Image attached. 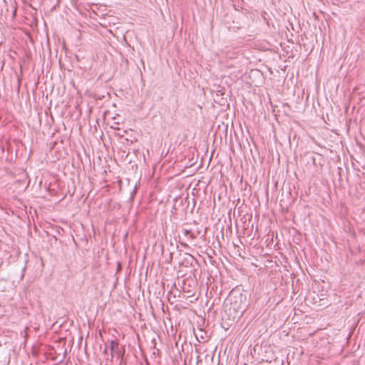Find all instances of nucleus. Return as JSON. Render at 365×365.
I'll use <instances>...</instances> for the list:
<instances>
[{"label": "nucleus", "instance_id": "nucleus-1", "mask_svg": "<svg viewBox=\"0 0 365 365\" xmlns=\"http://www.w3.org/2000/svg\"><path fill=\"white\" fill-rule=\"evenodd\" d=\"M304 160L307 163H312L315 167H321L322 165L323 157L322 155L316 153H307L304 156Z\"/></svg>", "mask_w": 365, "mask_h": 365}, {"label": "nucleus", "instance_id": "nucleus-4", "mask_svg": "<svg viewBox=\"0 0 365 365\" xmlns=\"http://www.w3.org/2000/svg\"><path fill=\"white\" fill-rule=\"evenodd\" d=\"M183 234L185 236H189L192 240L197 237V235L191 232L190 230L186 229L183 230Z\"/></svg>", "mask_w": 365, "mask_h": 365}, {"label": "nucleus", "instance_id": "nucleus-7", "mask_svg": "<svg viewBox=\"0 0 365 365\" xmlns=\"http://www.w3.org/2000/svg\"><path fill=\"white\" fill-rule=\"evenodd\" d=\"M47 183H45V188H47Z\"/></svg>", "mask_w": 365, "mask_h": 365}, {"label": "nucleus", "instance_id": "nucleus-5", "mask_svg": "<svg viewBox=\"0 0 365 365\" xmlns=\"http://www.w3.org/2000/svg\"><path fill=\"white\" fill-rule=\"evenodd\" d=\"M117 182L120 183V182H121V180H118Z\"/></svg>", "mask_w": 365, "mask_h": 365}, {"label": "nucleus", "instance_id": "nucleus-2", "mask_svg": "<svg viewBox=\"0 0 365 365\" xmlns=\"http://www.w3.org/2000/svg\"><path fill=\"white\" fill-rule=\"evenodd\" d=\"M236 299L234 302H231V304L233 305V309L237 311V312H240V314L242 315L245 311V304L243 305L241 304V300L242 298V294L238 297H235Z\"/></svg>", "mask_w": 365, "mask_h": 365}, {"label": "nucleus", "instance_id": "nucleus-3", "mask_svg": "<svg viewBox=\"0 0 365 365\" xmlns=\"http://www.w3.org/2000/svg\"><path fill=\"white\" fill-rule=\"evenodd\" d=\"M118 347H119V345H118V344L117 342L113 341H111V343H110V351H111V354H112L113 356L115 353H116L118 356H120V354H118Z\"/></svg>", "mask_w": 365, "mask_h": 365}, {"label": "nucleus", "instance_id": "nucleus-6", "mask_svg": "<svg viewBox=\"0 0 365 365\" xmlns=\"http://www.w3.org/2000/svg\"><path fill=\"white\" fill-rule=\"evenodd\" d=\"M108 180H104L103 182H107Z\"/></svg>", "mask_w": 365, "mask_h": 365}]
</instances>
